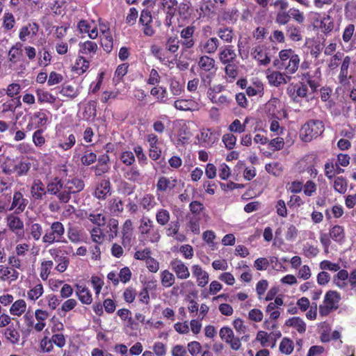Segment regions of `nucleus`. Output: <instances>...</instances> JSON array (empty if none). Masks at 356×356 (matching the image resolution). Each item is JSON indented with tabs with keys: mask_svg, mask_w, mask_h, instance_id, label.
Wrapping results in <instances>:
<instances>
[{
	"mask_svg": "<svg viewBox=\"0 0 356 356\" xmlns=\"http://www.w3.org/2000/svg\"><path fill=\"white\" fill-rule=\"evenodd\" d=\"M220 131L213 128H202L198 140L207 146H211L219 139Z\"/></svg>",
	"mask_w": 356,
	"mask_h": 356,
	"instance_id": "obj_20",
	"label": "nucleus"
},
{
	"mask_svg": "<svg viewBox=\"0 0 356 356\" xmlns=\"http://www.w3.org/2000/svg\"><path fill=\"white\" fill-rule=\"evenodd\" d=\"M119 159L123 164L128 167L133 165L136 161L134 153L129 150L122 152Z\"/></svg>",
	"mask_w": 356,
	"mask_h": 356,
	"instance_id": "obj_64",
	"label": "nucleus"
},
{
	"mask_svg": "<svg viewBox=\"0 0 356 356\" xmlns=\"http://www.w3.org/2000/svg\"><path fill=\"white\" fill-rule=\"evenodd\" d=\"M146 140L149 143L148 154L152 161L159 160L162 154V149L160 147L161 142L159 137L155 134H149L147 135Z\"/></svg>",
	"mask_w": 356,
	"mask_h": 356,
	"instance_id": "obj_14",
	"label": "nucleus"
},
{
	"mask_svg": "<svg viewBox=\"0 0 356 356\" xmlns=\"http://www.w3.org/2000/svg\"><path fill=\"white\" fill-rule=\"evenodd\" d=\"M6 222L8 229L15 234L17 239L24 237V222L17 214L13 213L8 215Z\"/></svg>",
	"mask_w": 356,
	"mask_h": 356,
	"instance_id": "obj_12",
	"label": "nucleus"
},
{
	"mask_svg": "<svg viewBox=\"0 0 356 356\" xmlns=\"http://www.w3.org/2000/svg\"><path fill=\"white\" fill-rule=\"evenodd\" d=\"M170 219V213L165 209H160L156 213V220L161 226L166 225Z\"/></svg>",
	"mask_w": 356,
	"mask_h": 356,
	"instance_id": "obj_58",
	"label": "nucleus"
},
{
	"mask_svg": "<svg viewBox=\"0 0 356 356\" xmlns=\"http://www.w3.org/2000/svg\"><path fill=\"white\" fill-rule=\"evenodd\" d=\"M38 64L39 66H48L51 63L52 59V56L49 49L47 47H44L40 49L38 52Z\"/></svg>",
	"mask_w": 356,
	"mask_h": 356,
	"instance_id": "obj_44",
	"label": "nucleus"
},
{
	"mask_svg": "<svg viewBox=\"0 0 356 356\" xmlns=\"http://www.w3.org/2000/svg\"><path fill=\"white\" fill-rule=\"evenodd\" d=\"M31 195L35 200H42L48 194V182L46 184L40 179H35L31 186Z\"/></svg>",
	"mask_w": 356,
	"mask_h": 356,
	"instance_id": "obj_21",
	"label": "nucleus"
},
{
	"mask_svg": "<svg viewBox=\"0 0 356 356\" xmlns=\"http://www.w3.org/2000/svg\"><path fill=\"white\" fill-rule=\"evenodd\" d=\"M216 33L219 38L224 42L230 44L234 38V30L231 27L222 26L219 28Z\"/></svg>",
	"mask_w": 356,
	"mask_h": 356,
	"instance_id": "obj_41",
	"label": "nucleus"
},
{
	"mask_svg": "<svg viewBox=\"0 0 356 356\" xmlns=\"http://www.w3.org/2000/svg\"><path fill=\"white\" fill-rule=\"evenodd\" d=\"M91 240L97 244H102L105 240V234L99 227H93L90 232Z\"/></svg>",
	"mask_w": 356,
	"mask_h": 356,
	"instance_id": "obj_62",
	"label": "nucleus"
},
{
	"mask_svg": "<svg viewBox=\"0 0 356 356\" xmlns=\"http://www.w3.org/2000/svg\"><path fill=\"white\" fill-rule=\"evenodd\" d=\"M246 93L249 97L258 95L262 97L264 94V85L261 81H254L246 88Z\"/></svg>",
	"mask_w": 356,
	"mask_h": 356,
	"instance_id": "obj_49",
	"label": "nucleus"
},
{
	"mask_svg": "<svg viewBox=\"0 0 356 356\" xmlns=\"http://www.w3.org/2000/svg\"><path fill=\"white\" fill-rule=\"evenodd\" d=\"M76 140V136L72 133L69 131L58 133L56 136L55 147L63 151H68L74 146Z\"/></svg>",
	"mask_w": 356,
	"mask_h": 356,
	"instance_id": "obj_13",
	"label": "nucleus"
},
{
	"mask_svg": "<svg viewBox=\"0 0 356 356\" xmlns=\"http://www.w3.org/2000/svg\"><path fill=\"white\" fill-rule=\"evenodd\" d=\"M86 217L90 222L97 225V227H102L105 225L106 217L101 213H90L86 214Z\"/></svg>",
	"mask_w": 356,
	"mask_h": 356,
	"instance_id": "obj_60",
	"label": "nucleus"
},
{
	"mask_svg": "<svg viewBox=\"0 0 356 356\" xmlns=\"http://www.w3.org/2000/svg\"><path fill=\"white\" fill-rule=\"evenodd\" d=\"M44 293V288L41 283L37 284L27 292L28 299L32 301L38 300Z\"/></svg>",
	"mask_w": 356,
	"mask_h": 356,
	"instance_id": "obj_59",
	"label": "nucleus"
},
{
	"mask_svg": "<svg viewBox=\"0 0 356 356\" xmlns=\"http://www.w3.org/2000/svg\"><path fill=\"white\" fill-rule=\"evenodd\" d=\"M324 129L325 127L323 121L309 120L302 126L300 130V138L304 142H310L321 136Z\"/></svg>",
	"mask_w": 356,
	"mask_h": 356,
	"instance_id": "obj_5",
	"label": "nucleus"
},
{
	"mask_svg": "<svg viewBox=\"0 0 356 356\" xmlns=\"http://www.w3.org/2000/svg\"><path fill=\"white\" fill-rule=\"evenodd\" d=\"M300 65V57L292 49H282L279 52L278 58L275 59L273 65L279 70H282L289 75L298 70Z\"/></svg>",
	"mask_w": 356,
	"mask_h": 356,
	"instance_id": "obj_4",
	"label": "nucleus"
},
{
	"mask_svg": "<svg viewBox=\"0 0 356 356\" xmlns=\"http://www.w3.org/2000/svg\"><path fill=\"white\" fill-rule=\"evenodd\" d=\"M31 168V163L23 159L13 165V173L16 174V177H25L27 176Z\"/></svg>",
	"mask_w": 356,
	"mask_h": 356,
	"instance_id": "obj_34",
	"label": "nucleus"
},
{
	"mask_svg": "<svg viewBox=\"0 0 356 356\" xmlns=\"http://www.w3.org/2000/svg\"><path fill=\"white\" fill-rule=\"evenodd\" d=\"M90 67V61L83 56L79 54L75 63L73 66V70L77 74L81 75L86 72Z\"/></svg>",
	"mask_w": 356,
	"mask_h": 356,
	"instance_id": "obj_43",
	"label": "nucleus"
},
{
	"mask_svg": "<svg viewBox=\"0 0 356 356\" xmlns=\"http://www.w3.org/2000/svg\"><path fill=\"white\" fill-rule=\"evenodd\" d=\"M174 106L179 111H195L198 108V104L192 99H178L175 101Z\"/></svg>",
	"mask_w": 356,
	"mask_h": 356,
	"instance_id": "obj_31",
	"label": "nucleus"
},
{
	"mask_svg": "<svg viewBox=\"0 0 356 356\" xmlns=\"http://www.w3.org/2000/svg\"><path fill=\"white\" fill-rule=\"evenodd\" d=\"M36 95H37V97H38V101L40 104H44V103L54 104L56 100V97L55 96H54L52 94H51L48 91H46L42 89H37Z\"/></svg>",
	"mask_w": 356,
	"mask_h": 356,
	"instance_id": "obj_52",
	"label": "nucleus"
},
{
	"mask_svg": "<svg viewBox=\"0 0 356 356\" xmlns=\"http://www.w3.org/2000/svg\"><path fill=\"white\" fill-rule=\"evenodd\" d=\"M65 234V227L63 224L60 221L53 222L47 229L42 238L44 243L51 245L55 243H66L67 241L63 240Z\"/></svg>",
	"mask_w": 356,
	"mask_h": 356,
	"instance_id": "obj_7",
	"label": "nucleus"
},
{
	"mask_svg": "<svg viewBox=\"0 0 356 356\" xmlns=\"http://www.w3.org/2000/svg\"><path fill=\"white\" fill-rule=\"evenodd\" d=\"M340 300L341 295L339 292L332 290L327 291L324 297L323 304L319 306L320 315L326 316L332 310L337 309Z\"/></svg>",
	"mask_w": 356,
	"mask_h": 356,
	"instance_id": "obj_9",
	"label": "nucleus"
},
{
	"mask_svg": "<svg viewBox=\"0 0 356 356\" xmlns=\"http://www.w3.org/2000/svg\"><path fill=\"white\" fill-rule=\"evenodd\" d=\"M39 24L35 22H29L21 27L19 31V38L21 42H25L34 38L38 33Z\"/></svg>",
	"mask_w": 356,
	"mask_h": 356,
	"instance_id": "obj_16",
	"label": "nucleus"
},
{
	"mask_svg": "<svg viewBox=\"0 0 356 356\" xmlns=\"http://www.w3.org/2000/svg\"><path fill=\"white\" fill-rule=\"evenodd\" d=\"M161 282L163 287L170 288L175 282V275L168 270H162L160 273Z\"/></svg>",
	"mask_w": 356,
	"mask_h": 356,
	"instance_id": "obj_53",
	"label": "nucleus"
},
{
	"mask_svg": "<svg viewBox=\"0 0 356 356\" xmlns=\"http://www.w3.org/2000/svg\"><path fill=\"white\" fill-rule=\"evenodd\" d=\"M67 235L72 243H79L82 241L81 229L77 226L67 227Z\"/></svg>",
	"mask_w": 356,
	"mask_h": 356,
	"instance_id": "obj_50",
	"label": "nucleus"
},
{
	"mask_svg": "<svg viewBox=\"0 0 356 356\" xmlns=\"http://www.w3.org/2000/svg\"><path fill=\"white\" fill-rule=\"evenodd\" d=\"M124 177L134 183L140 184L143 179L141 172L136 166H129L128 168H122Z\"/></svg>",
	"mask_w": 356,
	"mask_h": 356,
	"instance_id": "obj_27",
	"label": "nucleus"
},
{
	"mask_svg": "<svg viewBox=\"0 0 356 356\" xmlns=\"http://www.w3.org/2000/svg\"><path fill=\"white\" fill-rule=\"evenodd\" d=\"M53 266L54 262L52 260H46L41 262L40 276L42 280L46 281L48 279Z\"/></svg>",
	"mask_w": 356,
	"mask_h": 356,
	"instance_id": "obj_54",
	"label": "nucleus"
},
{
	"mask_svg": "<svg viewBox=\"0 0 356 356\" xmlns=\"http://www.w3.org/2000/svg\"><path fill=\"white\" fill-rule=\"evenodd\" d=\"M251 56L255 59L259 65L266 66L270 63V58L268 56L264 45L257 44L251 49Z\"/></svg>",
	"mask_w": 356,
	"mask_h": 356,
	"instance_id": "obj_23",
	"label": "nucleus"
},
{
	"mask_svg": "<svg viewBox=\"0 0 356 356\" xmlns=\"http://www.w3.org/2000/svg\"><path fill=\"white\" fill-rule=\"evenodd\" d=\"M308 92V88L306 83L304 82H300L293 87V91L289 90V94L294 102H298V97L303 98L306 97Z\"/></svg>",
	"mask_w": 356,
	"mask_h": 356,
	"instance_id": "obj_35",
	"label": "nucleus"
},
{
	"mask_svg": "<svg viewBox=\"0 0 356 356\" xmlns=\"http://www.w3.org/2000/svg\"><path fill=\"white\" fill-rule=\"evenodd\" d=\"M112 193L109 178L102 179L96 185L92 195L99 200H105Z\"/></svg>",
	"mask_w": 356,
	"mask_h": 356,
	"instance_id": "obj_17",
	"label": "nucleus"
},
{
	"mask_svg": "<svg viewBox=\"0 0 356 356\" xmlns=\"http://www.w3.org/2000/svg\"><path fill=\"white\" fill-rule=\"evenodd\" d=\"M84 181L79 178L63 180L55 177L48 181V194L57 197L60 203L66 204L71 199V195L83 190Z\"/></svg>",
	"mask_w": 356,
	"mask_h": 356,
	"instance_id": "obj_2",
	"label": "nucleus"
},
{
	"mask_svg": "<svg viewBox=\"0 0 356 356\" xmlns=\"http://www.w3.org/2000/svg\"><path fill=\"white\" fill-rule=\"evenodd\" d=\"M217 58L219 63L224 65L225 75L230 79L234 80L238 74V64L236 52L233 45L226 44L219 49Z\"/></svg>",
	"mask_w": 356,
	"mask_h": 356,
	"instance_id": "obj_3",
	"label": "nucleus"
},
{
	"mask_svg": "<svg viewBox=\"0 0 356 356\" xmlns=\"http://www.w3.org/2000/svg\"><path fill=\"white\" fill-rule=\"evenodd\" d=\"M193 275L196 277L197 285L204 287L209 282V273L203 270L202 268L197 264L191 267Z\"/></svg>",
	"mask_w": 356,
	"mask_h": 356,
	"instance_id": "obj_28",
	"label": "nucleus"
},
{
	"mask_svg": "<svg viewBox=\"0 0 356 356\" xmlns=\"http://www.w3.org/2000/svg\"><path fill=\"white\" fill-rule=\"evenodd\" d=\"M285 325L288 327H292L302 334L306 331V324L304 321L298 316L292 317L286 321Z\"/></svg>",
	"mask_w": 356,
	"mask_h": 356,
	"instance_id": "obj_47",
	"label": "nucleus"
},
{
	"mask_svg": "<svg viewBox=\"0 0 356 356\" xmlns=\"http://www.w3.org/2000/svg\"><path fill=\"white\" fill-rule=\"evenodd\" d=\"M341 7L335 3L324 15L321 21V28L325 34H328L333 31L334 29V19L337 14L341 17Z\"/></svg>",
	"mask_w": 356,
	"mask_h": 356,
	"instance_id": "obj_10",
	"label": "nucleus"
},
{
	"mask_svg": "<svg viewBox=\"0 0 356 356\" xmlns=\"http://www.w3.org/2000/svg\"><path fill=\"white\" fill-rule=\"evenodd\" d=\"M344 172V169L339 167L337 163L333 161H328L325 163V175L328 179H332L335 175H339Z\"/></svg>",
	"mask_w": 356,
	"mask_h": 356,
	"instance_id": "obj_39",
	"label": "nucleus"
},
{
	"mask_svg": "<svg viewBox=\"0 0 356 356\" xmlns=\"http://www.w3.org/2000/svg\"><path fill=\"white\" fill-rule=\"evenodd\" d=\"M86 149L83 152V154L80 157V161L84 166H89L95 163L97 160V154L93 152L91 149H88V145L85 146Z\"/></svg>",
	"mask_w": 356,
	"mask_h": 356,
	"instance_id": "obj_48",
	"label": "nucleus"
},
{
	"mask_svg": "<svg viewBox=\"0 0 356 356\" xmlns=\"http://www.w3.org/2000/svg\"><path fill=\"white\" fill-rule=\"evenodd\" d=\"M104 29L100 28V31L102 33V35L100 36L101 44L104 50L107 53H110L113 47V39L111 33L110 29L107 28L106 26H104Z\"/></svg>",
	"mask_w": 356,
	"mask_h": 356,
	"instance_id": "obj_29",
	"label": "nucleus"
},
{
	"mask_svg": "<svg viewBox=\"0 0 356 356\" xmlns=\"http://www.w3.org/2000/svg\"><path fill=\"white\" fill-rule=\"evenodd\" d=\"M170 266L177 279L186 280L190 277L188 268L181 259H172L170 262Z\"/></svg>",
	"mask_w": 356,
	"mask_h": 356,
	"instance_id": "obj_22",
	"label": "nucleus"
},
{
	"mask_svg": "<svg viewBox=\"0 0 356 356\" xmlns=\"http://www.w3.org/2000/svg\"><path fill=\"white\" fill-rule=\"evenodd\" d=\"M2 334L6 341L8 343L12 345L19 344L20 341V332L13 324L6 327L2 331Z\"/></svg>",
	"mask_w": 356,
	"mask_h": 356,
	"instance_id": "obj_25",
	"label": "nucleus"
},
{
	"mask_svg": "<svg viewBox=\"0 0 356 356\" xmlns=\"http://www.w3.org/2000/svg\"><path fill=\"white\" fill-rule=\"evenodd\" d=\"M177 182L178 180L175 177H160L156 184L157 194L170 193L176 187Z\"/></svg>",
	"mask_w": 356,
	"mask_h": 356,
	"instance_id": "obj_19",
	"label": "nucleus"
},
{
	"mask_svg": "<svg viewBox=\"0 0 356 356\" xmlns=\"http://www.w3.org/2000/svg\"><path fill=\"white\" fill-rule=\"evenodd\" d=\"M138 232L145 241L150 243H156L161 238L160 231L148 217L143 216L140 220Z\"/></svg>",
	"mask_w": 356,
	"mask_h": 356,
	"instance_id": "obj_6",
	"label": "nucleus"
},
{
	"mask_svg": "<svg viewBox=\"0 0 356 356\" xmlns=\"http://www.w3.org/2000/svg\"><path fill=\"white\" fill-rule=\"evenodd\" d=\"M272 5L275 8V23L280 26H285L286 35L291 41H302L303 36L301 27L290 22L291 19H293L297 23L302 24L305 19L304 13L296 8L289 9L287 0H275Z\"/></svg>",
	"mask_w": 356,
	"mask_h": 356,
	"instance_id": "obj_1",
	"label": "nucleus"
},
{
	"mask_svg": "<svg viewBox=\"0 0 356 356\" xmlns=\"http://www.w3.org/2000/svg\"><path fill=\"white\" fill-rule=\"evenodd\" d=\"M26 307L27 305L24 300H17L11 305L9 309L10 314L13 316H20L26 312Z\"/></svg>",
	"mask_w": 356,
	"mask_h": 356,
	"instance_id": "obj_45",
	"label": "nucleus"
},
{
	"mask_svg": "<svg viewBox=\"0 0 356 356\" xmlns=\"http://www.w3.org/2000/svg\"><path fill=\"white\" fill-rule=\"evenodd\" d=\"M220 42L216 37H208L204 34L198 42L197 50L204 55H213L219 48Z\"/></svg>",
	"mask_w": 356,
	"mask_h": 356,
	"instance_id": "obj_11",
	"label": "nucleus"
},
{
	"mask_svg": "<svg viewBox=\"0 0 356 356\" xmlns=\"http://www.w3.org/2000/svg\"><path fill=\"white\" fill-rule=\"evenodd\" d=\"M98 46L95 42L86 40L79 43V54L92 58L98 51Z\"/></svg>",
	"mask_w": 356,
	"mask_h": 356,
	"instance_id": "obj_24",
	"label": "nucleus"
},
{
	"mask_svg": "<svg viewBox=\"0 0 356 356\" xmlns=\"http://www.w3.org/2000/svg\"><path fill=\"white\" fill-rule=\"evenodd\" d=\"M133 222L131 219H127L123 223L121 230V243L125 248H130L134 241Z\"/></svg>",
	"mask_w": 356,
	"mask_h": 356,
	"instance_id": "obj_15",
	"label": "nucleus"
},
{
	"mask_svg": "<svg viewBox=\"0 0 356 356\" xmlns=\"http://www.w3.org/2000/svg\"><path fill=\"white\" fill-rule=\"evenodd\" d=\"M106 233L109 240L116 238L119 234V221L118 219L111 218L106 223Z\"/></svg>",
	"mask_w": 356,
	"mask_h": 356,
	"instance_id": "obj_46",
	"label": "nucleus"
},
{
	"mask_svg": "<svg viewBox=\"0 0 356 356\" xmlns=\"http://www.w3.org/2000/svg\"><path fill=\"white\" fill-rule=\"evenodd\" d=\"M35 317L38 322L35 324L34 330L37 332H40L43 330L46 326L45 321L49 317V313L40 309H38L35 311Z\"/></svg>",
	"mask_w": 356,
	"mask_h": 356,
	"instance_id": "obj_37",
	"label": "nucleus"
},
{
	"mask_svg": "<svg viewBox=\"0 0 356 356\" xmlns=\"http://www.w3.org/2000/svg\"><path fill=\"white\" fill-rule=\"evenodd\" d=\"M76 296L81 303L90 305L92 301V294L85 285H76Z\"/></svg>",
	"mask_w": 356,
	"mask_h": 356,
	"instance_id": "obj_38",
	"label": "nucleus"
},
{
	"mask_svg": "<svg viewBox=\"0 0 356 356\" xmlns=\"http://www.w3.org/2000/svg\"><path fill=\"white\" fill-rule=\"evenodd\" d=\"M197 65L200 68L199 74L202 81L206 82L208 79V83H210L217 70L214 58L208 55H202L200 57Z\"/></svg>",
	"mask_w": 356,
	"mask_h": 356,
	"instance_id": "obj_8",
	"label": "nucleus"
},
{
	"mask_svg": "<svg viewBox=\"0 0 356 356\" xmlns=\"http://www.w3.org/2000/svg\"><path fill=\"white\" fill-rule=\"evenodd\" d=\"M351 62V58L350 56H346L342 62L341 65L340 72L338 76L339 81L342 85H346L348 83V68Z\"/></svg>",
	"mask_w": 356,
	"mask_h": 356,
	"instance_id": "obj_40",
	"label": "nucleus"
},
{
	"mask_svg": "<svg viewBox=\"0 0 356 356\" xmlns=\"http://www.w3.org/2000/svg\"><path fill=\"white\" fill-rule=\"evenodd\" d=\"M8 61L12 64H16L20 61L22 57V44L19 42L15 43L8 51Z\"/></svg>",
	"mask_w": 356,
	"mask_h": 356,
	"instance_id": "obj_36",
	"label": "nucleus"
},
{
	"mask_svg": "<svg viewBox=\"0 0 356 356\" xmlns=\"http://www.w3.org/2000/svg\"><path fill=\"white\" fill-rule=\"evenodd\" d=\"M29 231L30 237H31L34 241H38L41 238L43 229L42 225L40 223H31L29 225Z\"/></svg>",
	"mask_w": 356,
	"mask_h": 356,
	"instance_id": "obj_57",
	"label": "nucleus"
},
{
	"mask_svg": "<svg viewBox=\"0 0 356 356\" xmlns=\"http://www.w3.org/2000/svg\"><path fill=\"white\" fill-rule=\"evenodd\" d=\"M51 113L46 109H40L35 111L32 117L31 120L35 121L37 127L41 129V127L46 126L49 122Z\"/></svg>",
	"mask_w": 356,
	"mask_h": 356,
	"instance_id": "obj_30",
	"label": "nucleus"
},
{
	"mask_svg": "<svg viewBox=\"0 0 356 356\" xmlns=\"http://www.w3.org/2000/svg\"><path fill=\"white\" fill-rule=\"evenodd\" d=\"M60 94L70 99H73L79 95V90L77 88H75L72 85L65 84L63 85L60 90Z\"/></svg>",
	"mask_w": 356,
	"mask_h": 356,
	"instance_id": "obj_55",
	"label": "nucleus"
},
{
	"mask_svg": "<svg viewBox=\"0 0 356 356\" xmlns=\"http://www.w3.org/2000/svg\"><path fill=\"white\" fill-rule=\"evenodd\" d=\"M19 273L14 268L0 265V280L1 281H15L18 279Z\"/></svg>",
	"mask_w": 356,
	"mask_h": 356,
	"instance_id": "obj_33",
	"label": "nucleus"
},
{
	"mask_svg": "<svg viewBox=\"0 0 356 356\" xmlns=\"http://www.w3.org/2000/svg\"><path fill=\"white\" fill-rule=\"evenodd\" d=\"M330 237L338 243H342L344 241L346 234L343 227L336 225L331 227L329 231Z\"/></svg>",
	"mask_w": 356,
	"mask_h": 356,
	"instance_id": "obj_42",
	"label": "nucleus"
},
{
	"mask_svg": "<svg viewBox=\"0 0 356 356\" xmlns=\"http://www.w3.org/2000/svg\"><path fill=\"white\" fill-rule=\"evenodd\" d=\"M348 278V273L345 269L339 270L337 275L334 276L333 282L335 285L342 289L346 286V280Z\"/></svg>",
	"mask_w": 356,
	"mask_h": 356,
	"instance_id": "obj_56",
	"label": "nucleus"
},
{
	"mask_svg": "<svg viewBox=\"0 0 356 356\" xmlns=\"http://www.w3.org/2000/svg\"><path fill=\"white\" fill-rule=\"evenodd\" d=\"M214 104L220 107H230L233 104L232 97L230 95H218L216 99L214 100Z\"/></svg>",
	"mask_w": 356,
	"mask_h": 356,
	"instance_id": "obj_63",
	"label": "nucleus"
},
{
	"mask_svg": "<svg viewBox=\"0 0 356 356\" xmlns=\"http://www.w3.org/2000/svg\"><path fill=\"white\" fill-rule=\"evenodd\" d=\"M150 94L155 97L157 102L164 104L167 101L168 92L163 86H155L150 90Z\"/></svg>",
	"mask_w": 356,
	"mask_h": 356,
	"instance_id": "obj_51",
	"label": "nucleus"
},
{
	"mask_svg": "<svg viewBox=\"0 0 356 356\" xmlns=\"http://www.w3.org/2000/svg\"><path fill=\"white\" fill-rule=\"evenodd\" d=\"M28 204L29 200L24 197L22 192L17 191L13 193L10 209L14 211L15 214L19 215L25 211Z\"/></svg>",
	"mask_w": 356,
	"mask_h": 356,
	"instance_id": "obj_18",
	"label": "nucleus"
},
{
	"mask_svg": "<svg viewBox=\"0 0 356 356\" xmlns=\"http://www.w3.org/2000/svg\"><path fill=\"white\" fill-rule=\"evenodd\" d=\"M303 80L306 81L307 86L309 85L313 92L320 86L319 78L314 77L309 72L303 74Z\"/></svg>",
	"mask_w": 356,
	"mask_h": 356,
	"instance_id": "obj_61",
	"label": "nucleus"
},
{
	"mask_svg": "<svg viewBox=\"0 0 356 356\" xmlns=\"http://www.w3.org/2000/svg\"><path fill=\"white\" fill-rule=\"evenodd\" d=\"M267 78L270 84L276 87L286 84L291 80L290 75L284 71L283 72L274 71L268 75Z\"/></svg>",
	"mask_w": 356,
	"mask_h": 356,
	"instance_id": "obj_26",
	"label": "nucleus"
},
{
	"mask_svg": "<svg viewBox=\"0 0 356 356\" xmlns=\"http://www.w3.org/2000/svg\"><path fill=\"white\" fill-rule=\"evenodd\" d=\"M106 208L109 213L113 216H118L124 211V203L119 197H115L108 201Z\"/></svg>",
	"mask_w": 356,
	"mask_h": 356,
	"instance_id": "obj_32",
	"label": "nucleus"
}]
</instances>
